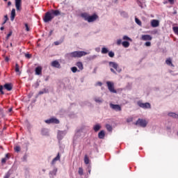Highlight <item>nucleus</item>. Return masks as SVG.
I'll return each mask as SVG.
<instances>
[{"label": "nucleus", "instance_id": "nucleus-28", "mask_svg": "<svg viewBox=\"0 0 178 178\" xmlns=\"http://www.w3.org/2000/svg\"><path fill=\"white\" fill-rule=\"evenodd\" d=\"M84 163L86 165H88L90 163V159H88V156L86 155L84 157Z\"/></svg>", "mask_w": 178, "mask_h": 178}, {"label": "nucleus", "instance_id": "nucleus-22", "mask_svg": "<svg viewBox=\"0 0 178 178\" xmlns=\"http://www.w3.org/2000/svg\"><path fill=\"white\" fill-rule=\"evenodd\" d=\"M60 154L58 153L57 156L52 160L51 165H55V163H56V161H60Z\"/></svg>", "mask_w": 178, "mask_h": 178}, {"label": "nucleus", "instance_id": "nucleus-2", "mask_svg": "<svg viewBox=\"0 0 178 178\" xmlns=\"http://www.w3.org/2000/svg\"><path fill=\"white\" fill-rule=\"evenodd\" d=\"M54 19V16L52 15L51 11H48L45 13L44 17H43V21L44 23H49V22H52Z\"/></svg>", "mask_w": 178, "mask_h": 178}, {"label": "nucleus", "instance_id": "nucleus-31", "mask_svg": "<svg viewBox=\"0 0 178 178\" xmlns=\"http://www.w3.org/2000/svg\"><path fill=\"white\" fill-rule=\"evenodd\" d=\"M135 22L136 24H138V26H141L142 24L141 20H140L138 18H135Z\"/></svg>", "mask_w": 178, "mask_h": 178}, {"label": "nucleus", "instance_id": "nucleus-57", "mask_svg": "<svg viewBox=\"0 0 178 178\" xmlns=\"http://www.w3.org/2000/svg\"><path fill=\"white\" fill-rule=\"evenodd\" d=\"M45 92L44 91H40L39 92V95H42Z\"/></svg>", "mask_w": 178, "mask_h": 178}, {"label": "nucleus", "instance_id": "nucleus-43", "mask_svg": "<svg viewBox=\"0 0 178 178\" xmlns=\"http://www.w3.org/2000/svg\"><path fill=\"white\" fill-rule=\"evenodd\" d=\"M10 177V172H8L5 176H4V178H9Z\"/></svg>", "mask_w": 178, "mask_h": 178}, {"label": "nucleus", "instance_id": "nucleus-33", "mask_svg": "<svg viewBox=\"0 0 178 178\" xmlns=\"http://www.w3.org/2000/svg\"><path fill=\"white\" fill-rule=\"evenodd\" d=\"M106 128L108 130V131H112V126H111V124H106Z\"/></svg>", "mask_w": 178, "mask_h": 178}, {"label": "nucleus", "instance_id": "nucleus-46", "mask_svg": "<svg viewBox=\"0 0 178 178\" xmlns=\"http://www.w3.org/2000/svg\"><path fill=\"white\" fill-rule=\"evenodd\" d=\"M145 45L146 47H151V42H146L145 43Z\"/></svg>", "mask_w": 178, "mask_h": 178}, {"label": "nucleus", "instance_id": "nucleus-9", "mask_svg": "<svg viewBox=\"0 0 178 178\" xmlns=\"http://www.w3.org/2000/svg\"><path fill=\"white\" fill-rule=\"evenodd\" d=\"M66 133H67L66 131H58V135H57L58 140H59V141L63 140V137L66 136Z\"/></svg>", "mask_w": 178, "mask_h": 178}, {"label": "nucleus", "instance_id": "nucleus-4", "mask_svg": "<svg viewBox=\"0 0 178 178\" xmlns=\"http://www.w3.org/2000/svg\"><path fill=\"white\" fill-rule=\"evenodd\" d=\"M106 85L110 92H113L114 94H116V92H118V91L115 90L114 83L113 82L107 81Z\"/></svg>", "mask_w": 178, "mask_h": 178}, {"label": "nucleus", "instance_id": "nucleus-8", "mask_svg": "<svg viewBox=\"0 0 178 178\" xmlns=\"http://www.w3.org/2000/svg\"><path fill=\"white\" fill-rule=\"evenodd\" d=\"M110 108L114 111H116L117 112H120L122 111V107L119 104H113L111 103Z\"/></svg>", "mask_w": 178, "mask_h": 178}, {"label": "nucleus", "instance_id": "nucleus-21", "mask_svg": "<svg viewBox=\"0 0 178 178\" xmlns=\"http://www.w3.org/2000/svg\"><path fill=\"white\" fill-rule=\"evenodd\" d=\"M60 154L58 153L57 156L52 160L51 165H55V163H56V161H60Z\"/></svg>", "mask_w": 178, "mask_h": 178}, {"label": "nucleus", "instance_id": "nucleus-42", "mask_svg": "<svg viewBox=\"0 0 178 178\" xmlns=\"http://www.w3.org/2000/svg\"><path fill=\"white\" fill-rule=\"evenodd\" d=\"M20 70H19V65L18 64H16L15 65V72H17V73H18V72H19Z\"/></svg>", "mask_w": 178, "mask_h": 178}, {"label": "nucleus", "instance_id": "nucleus-25", "mask_svg": "<svg viewBox=\"0 0 178 178\" xmlns=\"http://www.w3.org/2000/svg\"><path fill=\"white\" fill-rule=\"evenodd\" d=\"M165 63L166 65H168V66H172V67H175V65H173V63H172V58H169L165 60Z\"/></svg>", "mask_w": 178, "mask_h": 178}, {"label": "nucleus", "instance_id": "nucleus-47", "mask_svg": "<svg viewBox=\"0 0 178 178\" xmlns=\"http://www.w3.org/2000/svg\"><path fill=\"white\" fill-rule=\"evenodd\" d=\"M121 44H122V40L119 39L117 40V45H120Z\"/></svg>", "mask_w": 178, "mask_h": 178}, {"label": "nucleus", "instance_id": "nucleus-54", "mask_svg": "<svg viewBox=\"0 0 178 178\" xmlns=\"http://www.w3.org/2000/svg\"><path fill=\"white\" fill-rule=\"evenodd\" d=\"M127 122L128 123H130V122H133V118L127 119Z\"/></svg>", "mask_w": 178, "mask_h": 178}, {"label": "nucleus", "instance_id": "nucleus-37", "mask_svg": "<svg viewBox=\"0 0 178 178\" xmlns=\"http://www.w3.org/2000/svg\"><path fill=\"white\" fill-rule=\"evenodd\" d=\"M15 152H20V146H16L14 147Z\"/></svg>", "mask_w": 178, "mask_h": 178}, {"label": "nucleus", "instance_id": "nucleus-62", "mask_svg": "<svg viewBox=\"0 0 178 178\" xmlns=\"http://www.w3.org/2000/svg\"><path fill=\"white\" fill-rule=\"evenodd\" d=\"M10 5H12V2L8 1V6H10Z\"/></svg>", "mask_w": 178, "mask_h": 178}, {"label": "nucleus", "instance_id": "nucleus-27", "mask_svg": "<svg viewBox=\"0 0 178 178\" xmlns=\"http://www.w3.org/2000/svg\"><path fill=\"white\" fill-rule=\"evenodd\" d=\"M122 44L124 47V48H129V47H130V42H129L128 41L122 42Z\"/></svg>", "mask_w": 178, "mask_h": 178}, {"label": "nucleus", "instance_id": "nucleus-39", "mask_svg": "<svg viewBox=\"0 0 178 178\" xmlns=\"http://www.w3.org/2000/svg\"><path fill=\"white\" fill-rule=\"evenodd\" d=\"M0 92H1V95H3V94H5V92H3V86H0Z\"/></svg>", "mask_w": 178, "mask_h": 178}, {"label": "nucleus", "instance_id": "nucleus-12", "mask_svg": "<svg viewBox=\"0 0 178 178\" xmlns=\"http://www.w3.org/2000/svg\"><path fill=\"white\" fill-rule=\"evenodd\" d=\"M58 172V168H54L53 170L50 171L49 175L50 178H54L56 176V173Z\"/></svg>", "mask_w": 178, "mask_h": 178}, {"label": "nucleus", "instance_id": "nucleus-51", "mask_svg": "<svg viewBox=\"0 0 178 178\" xmlns=\"http://www.w3.org/2000/svg\"><path fill=\"white\" fill-rule=\"evenodd\" d=\"M88 173L90 174L91 173V165L88 166Z\"/></svg>", "mask_w": 178, "mask_h": 178}, {"label": "nucleus", "instance_id": "nucleus-30", "mask_svg": "<svg viewBox=\"0 0 178 178\" xmlns=\"http://www.w3.org/2000/svg\"><path fill=\"white\" fill-rule=\"evenodd\" d=\"M109 52V50L106 49V47H103L102 49V54H108Z\"/></svg>", "mask_w": 178, "mask_h": 178}, {"label": "nucleus", "instance_id": "nucleus-60", "mask_svg": "<svg viewBox=\"0 0 178 178\" xmlns=\"http://www.w3.org/2000/svg\"><path fill=\"white\" fill-rule=\"evenodd\" d=\"M54 44H55L56 45H59V44H60V42H54Z\"/></svg>", "mask_w": 178, "mask_h": 178}, {"label": "nucleus", "instance_id": "nucleus-48", "mask_svg": "<svg viewBox=\"0 0 178 178\" xmlns=\"http://www.w3.org/2000/svg\"><path fill=\"white\" fill-rule=\"evenodd\" d=\"M25 27H26V31H30V28H29V24H25Z\"/></svg>", "mask_w": 178, "mask_h": 178}, {"label": "nucleus", "instance_id": "nucleus-16", "mask_svg": "<svg viewBox=\"0 0 178 178\" xmlns=\"http://www.w3.org/2000/svg\"><path fill=\"white\" fill-rule=\"evenodd\" d=\"M152 27H158L159 26V21L157 19H152L151 21Z\"/></svg>", "mask_w": 178, "mask_h": 178}, {"label": "nucleus", "instance_id": "nucleus-61", "mask_svg": "<svg viewBox=\"0 0 178 178\" xmlns=\"http://www.w3.org/2000/svg\"><path fill=\"white\" fill-rule=\"evenodd\" d=\"M6 159H9V154H6Z\"/></svg>", "mask_w": 178, "mask_h": 178}, {"label": "nucleus", "instance_id": "nucleus-53", "mask_svg": "<svg viewBox=\"0 0 178 178\" xmlns=\"http://www.w3.org/2000/svg\"><path fill=\"white\" fill-rule=\"evenodd\" d=\"M111 72H112V73H113L114 74H116V71H115V70H113V68H111Z\"/></svg>", "mask_w": 178, "mask_h": 178}, {"label": "nucleus", "instance_id": "nucleus-7", "mask_svg": "<svg viewBox=\"0 0 178 178\" xmlns=\"http://www.w3.org/2000/svg\"><path fill=\"white\" fill-rule=\"evenodd\" d=\"M45 123H47V124H51V123H54V124H59V120L55 118H52L49 120H46Z\"/></svg>", "mask_w": 178, "mask_h": 178}, {"label": "nucleus", "instance_id": "nucleus-15", "mask_svg": "<svg viewBox=\"0 0 178 178\" xmlns=\"http://www.w3.org/2000/svg\"><path fill=\"white\" fill-rule=\"evenodd\" d=\"M50 13L54 17H55V16H60V11H59V10H51Z\"/></svg>", "mask_w": 178, "mask_h": 178}, {"label": "nucleus", "instance_id": "nucleus-35", "mask_svg": "<svg viewBox=\"0 0 178 178\" xmlns=\"http://www.w3.org/2000/svg\"><path fill=\"white\" fill-rule=\"evenodd\" d=\"M78 173H79V175H80V176H83V168H79Z\"/></svg>", "mask_w": 178, "mask_h": 178}, {"label": "nucleus", "instance_id": "nucleus-3", "mask_svg": "<svg viewBox=\"0 0 178 178\" xmlns=\"http://www.w3.org/2000/svg\"><path fill=\"white\" fill-rule=\"evenodd\" d=\"M136 126H140V127H147V124L148 122L145 120L138 119L136 122L135 123Z\"/></svg>", "mask_w": 178, "mask_h": 178}, {"label": "nucleus", "instance_id": "nucleus-11", "mask_svg": "<svg viewBox=\"0 0 178 178\" xmlns=\"http://www.w3.org/2000/svg\"><path fill=\"white\" fill-rule=\"evenodd\" d=\"M35 74H36V76H41V74H42V67H37L35 70Z\"/></svg>", "mask_w": 178, "mask_h": 178}, {"label": "nucleus", "instance_id": "nucleus-40", "mask_svg": "<svg viewBox=\"0 0 178 178\" xmlns=\"http://www.w3.org/2000/svg\"><path fill=\"white\" fill-rule=\"evenodd\" d=\"M71 70H72V73H76V72H77V67H72L71 68Z\"/></svg>", "mask_w": 178, "mask_h": 178}, {"label": "nucleus", "instance_id": "nucleus-58", "mask_svg": "<svg viewBox=\"0 0 178 178\" xmlns=\"http://www.w3.org/2000/svg\"><path fill=\"white\" fill-rule=\"evenodd\" d=\"M44 131H47V129H43L42 130V134L45 135V134H44Z\"/></svg>", "mask_w": 178, "mask_h": 178}, {"label": "nucleus", "instance_id": "nucleus-45", "mask_svg": "<svg viewBox=\"0 0 178 178\" xmlns=\"http://www.w3.org/2000/svg\"><path fill=\"white\" fill-rule=\"evenodd\" d=\"M95 58H97V56L93 55V56H90V57H89V59H90V60H92L95 59Z\"/></svg>", "mask_w": 178, "mask_h": 178}, {"label": "nucleus", "instance_id": "nucleus-23", "mask_svg": "<svg viewBox=\"0 0 178 178\" xmlns=\"http://www.w3.org/2000/svg\"><path fill=\"white\" fill-rule=\"evenodd\" d=\"M98 137L100 139L105 138V131L102 130L98 134Z\"/></svg>", "mask_w": 178, "mask_h": 178}, {"label": "nucleus", "instance_id": "nucleus-17", "mask_svg": "<svg viewBox=\"0 0 178 178\" xmlns=\"http://www.w3.org/2000/svg\"><path fill=\"white\" fill-rule=\"evenodd\" d=\"M20 6H22V0H15V8L17 10H20Z\"/></svg>", "mask_w": 178, "mask_h": 178}, {"label": "nucleus", "instance_id": "nucleus-18", "mask_svg": "<svg viewBox=\"0 0 178 178\" xmlns=\"http://www.w3.org/2000/svg\"><path fill=\"white\" fill-rule=\"evenodd\" d=\"M15 17H16V10L15 8H13L11 10V16H10L11 22H13V20H15Z\"/></svg>", "mask_w": 178, "mask_h": 178}, {"label": "nucleus", "instance_id": "nucleus-38", "mask_svg": "<svg viewBox=\"0 0 178 178\" xmlns=\"http://www.w3.org/2000/svg\"><path fill=\"white\" fill-rule=\"evenodd\" d=\"M108 56H110V58H113V56H115V53H113V51H109Z\"/></svg>", "mask_w": 178, "mask_h": 178}, {"label": "nucleus", "instance_id": "nucleus-5", "mask_svg": "<svg viewBox=\"0 0 178 178\" xmlns=\"http://www.w3.org/2000/svg\"><path fill=\"white\" fill-rule=\"evenodd\" d=\"M108 65L111 67L115 69L118 73H120V72H122V68L119 67V65H118V63L111 61L108 63Z\"/></svg>", "mask_w": 178, "mask_h": 178}, {"label": "nucleus", "instance_id": "nucleus-41", "mask_svg": "<svg viewBox=\"0 0 178 178\" xmlns=\"http://www.w3.org/2000/svg\"><path fill=\"white\" fill-rule=\"evenodd\" d=\"M3 24H5V23H6L8 20V16L7 15H5L4 16V18H3Z\"/></svg>", "mask_w": 178, "mask_h": 178}, {"label": "nucleus", "instance_id": "nucleus-44", "mask_svg": "<svg viewBox=\"0 0 178 178\" xmlns=\"http://www.w3.org/2000/svg\"><path fill=\"white\" fill-rule=\"evenodd\" d=\"M6 161H8V159H6V158H3L1 159V163H3V164L6 163Z\"/></svg>", "mask_w": 178, "mask_h": 178}, {"label": "nucleus", "instance_id": "nucleus-26", "mask_svg": "<svg viewBox=\"0 0 178 178\" xmlns=\"http://www.w3.org/2000/svg\"><path fill=\"white\" fill-rule=\"evenodd\" d=\"M76 66H77V67H79V70H83V69H84V67L83 66V63H81V62L76 63Z\"/></svg>", "mask_w": 178, "mask_h": 178}, {"label": "nucleus", "instance_id": "nucleus-1", "mask_svg": "<svg viewBox=\"0 0 178 178\" xmlns=\"http://www.w3.org/2000/svg\"><path fill=\"white\" fill-rule=\"evenodd\" d=\"M86 55H88V53L83 51H76L74 52L67 54L65 55V57L67 58V59H72L73 58H81V56H86Z\"/></svg>", "mask_w": 178, "mask_h": 178}, {"label": "nucleus", "instance_id": "nucleus-6", "mask_svg": "<svg viewBox=\"0 0 178 178\" xmlns=\"http://www.w3.org/2000/svg\"><path fill=\"white\" fill-rule=\"evenodd\" d=\"M137 104L140 108H143V109H151V104L148 102L143 103L141 102H138Z\"/></svg>", "mask_w": 178, "mask_h": 178}, {"label": "nucleus", "instance_id": "nucleus-55", "mask_svg": "<svg viewBox=\"0 0 178 178\" xmlns=\"http://www.w3.org/2000/svg\"><path fill=\"white\" fill-rule=\"evenodd\" d=\"M96 86H99V87H101L102 86V83L101 82H97L96 83Z\"/></svg>", "mask_w": 178, "mask_h": 178}, {"label": "nucleus", "instance_id": "nucleus-59", "mask_svg": "<svg viewBox=\"0 0 178 178\" xmlns=\"http://www.w3.org/2000/svg\"><path fill=\"white\" fill-rule=\"evenodd\" d=\"M5 60H6V62H9V58L8 57H6Z\"/></svg>", "mask_w": 178, "mask_h": 178}, {"label": "nucleus", "instance_id": "nucleus-20", "mask_svg": "<svg viewBox=\"0 0 178 178\" xmlns=\"http://www.w3.org/2000/svg\"><path fill=\"white\" fill-rule=\"evenodd\" d=\"M51 66L53 67H57V68H59L60 67V64L59 63V61L58 60H54L51 63Z\"/></svg>", "mask_w": 178, "mask_h": 178}, {"label": "nucleus", "instance_id": "nucleus-52", "mask_svg": "<svg viewBox=\"0 0 178 178\" xmlns=\"http://www.w3.org/2000/svg\"><path fill=\"white\" fill-rule=\"evenodd\" d=\"M0 116H3V110L0 108Z\"/></svg>", "mask_w": 178, "mask_h": 178}, {"label": "nucleus", "instance_id": "nucleus-10", "mask_svg": "<svg viewBox=\"0 0 178 178\" xmlns=\"http://www.w3.org/2000/svg\"><path fill=\"white\" fill-rule=\"evenodd\" d=\"M98 19V15L97 14H94L92 15H89V17L88 19V23H92L93 22H95Z\"/></svg>", "mask_w": 178, "mask_h": 178}, {"label": "nucleus", "instance_id": "nucleus-29", "mask_svg": "<svg viewBox=\"0 0 178 178\" xmlns=\"http://www.w3.org/2000/svg\"><path fill=\"white\" fill-rule=\"evenodd\" d=\"M172 30L177 35H178V26H173Z\"/></svg>", "mask_w": 178, "mask_h": 178}, {"label": "nucleus", "instance_id": "nucleus-24", "mask_svg": "<svg viewBox=\"0 0 178 178\" xmlns=\"http://www.w3.org/2000/svg\"><path fill=\"white\" fill-rule=\"evenodd\" d=\"M93 130L97 133V131H99L101 130V125L99 124H97L93 127Z\"/></svg>", "mask_w": 178, "mask_h": 178}, {"label": "nucleus", "instance_id": "nucleus-64", "mask_svg": "<svg viewBox=\"0 0 178 178\" xmlns=\"http://www.w3.org/2000/svg\"><path fill=\"white\" fill-rule=\"evenodd\" d=\"M3 29H4L3 26H1V27L0 28V30L2 31V30H3Z\"/></svg>", "mask_w": 178, "mask_h": 178}, {"label": "nucleus", "instance_id": "nucleus-34", "mask_svg": "<svg viewBox=\"0 0 178 178\" xmlns=\"http://www.w3.org/2000/svg\"><path fill=\"white\" fill-rule=\"evenodd\" d=\"M122 39L125 40L127 41H131V38H129V36H127V35H124Z\"/></svg>", "mask_w": 178, "mask_h": 178}, {"label": "nucleus", "instance_id": "nucleus-63", "mask_svg": "<svg viewBox=\"0 0 178 178\" xmlns=\"http://www.w3.org/2000/svg\"><path fill=\"white\" fill-rule=\"evenodd\" d=\"M12 111H13V108H10L8 109V112H9V113L12 112Z\"/></svg>", "mask_w": 178, "mask_h": 178}, {"label": "nucleus", "instance_id": "nucleus-14", "mask_svg": "<svg viewBox=\"0 0 178 178\" xmlns=\"http://www.w3.org/2000/svg\"><path fill=\"white\" fill-rule=\"evenodd\" d=\"M141 40H143V41H151V40H152V37L149 35H143Z\"/></svg>", "mask_w": 178, "mask_h": 178}, {"label": "nucleus", "instance_id": "nucleus-36", "mask_svg": "<svg viewBox=\"0 0 178 178\" xmlns=\"http://www.w3.org/2000/svg\"><path fill=\"white\" fill-rule=\"evenodd\" d=\"M95 102H97V103H99V104H101V103L103 102V100L101 99L100 98H95Z\"/></svg>", "mask_w": 178, "mask_h": 178}, {"label": "nucleus", "instance_id": "nucleus-19", "mask_svg": "<svg viewBox=\"0 0 178 178\" xmlns=\"http://www.w3.org/2000/svg\"><path fill=\"white\" fill-rule=\"evenodd\" d=\"M81 17H82V18L84 19V20H86V22H88V18L90 17V15H88V13H83L81 14Z\"/></svg>", "mask_w": 178, "mask_h": 178}, {"label": "nucleus", "instance_id": "nucleus-32", "mask_svg": "<svg viewBox=\"0 0 178 178\" xmlns=\"http://www.w3.org/2000/svg\"><path fill=\"white\" fill-rule=\"evenodd\" d=\"M168 116H170L171 118H178V115H177L175 113H168Z\"/></svg>", "mask_w": 178, "mask_h": 178}, {"label": "nucleus", "instance_id": "nucleus-49", "mask_svg": "<svg viewBox=\"0 0 178 178\" xmlns=\"http://www.w3.org/2000/svg\"><path fill=\"white\" fill-rule=\"evenodd\" d=\"M25 57H26L28 59H30V58H31V55L29 54H25Z\"/></svg>", "mask_w": 178, "mask_h": 178}, {"label": "nucleus", "instance_id": "nucleus-56", "mask_svg": "<svg viewBox=\"0 0 178 178\" xmlns=\"http://www.w3.org/2000/svg\"><path fill=\"white\" fill-rule=\"evenodd\" d=\"M12 35V32H9V33L7 35V38H9Z\"/></svg>", "mask_w": 178, "mask_h": 178}, {"label": "nucleus", "instance_id": "nucleus-13", "mask_svg": "<svg viewBox=\"0 0 178 178\" xmlns=\"http://www.w3.org/2000/svg\"><path fill=\"white\" fill-rule=\"evenodd\" d=\"M3 88L5 90H7V91H12L13 85H12V83H6L4 84Z\"/></svg>", "mask_w": 178, "mask_h": 178}, {"label": "nucleus", "instance_id": "nucleus-50", "mask_svg": "<svg viewBox=\"0 0 178 178\" xmlns=\"http://www.w3.org/2000/svg\"><path fill=\"white\" fill-rule=\"evenodd\" d=\"M169 3H170V5H174L175 4V0H168Z\"/></svg>", "mask_w": 178, "mask_h": 178}]
</instances>
